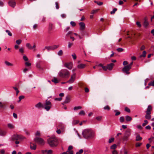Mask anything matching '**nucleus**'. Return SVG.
<instances>
[{"instance_id": "obj_39", "label": "nucleus", "mask_w": 154, "mask_h": 154, "mask_svg": "<svg viewBox=\"0 0 154 154\" xmlns=\"http://www.w3.org/2000/svg\"><path fill=\"white\" fill-rule=\"evenodd\" d=\"M26 46L29 49H31L32 48V46L29 43H27L26 44Z\"/></svg>"}, {"instance_id": "obj_61", "label": "nucleus", "mask_w": 154, "mask_h": 154, "mask_svg": "<svg viewBox=\"0 0 154 154\" xmlns=\"http://www.w3.org/2000/svg\"><path fill=\"white\" fill-rule=\"evenodd\" d=\"M25 64L26 66H30L31 65V63L28 62H26L25 63Z\"/></svg>"}, {"instance_id": "obj_25", "label": "nucleus", "mask_w": 154, "mask_h": 154, "mask_svg": "<svg viewBox=\"0 0 154 154\" xmlns=\"http://www.w3.org/2000/svg\"><path fill=\"white\" fill-rule=\"evenodd\" d=\"M142 139V138L139 135H137L136 137V140L138 141Z\"/></svg>"}, {"instance_id": "obj_34", "label": "nucleus", "mask_w": 154, "mask_h": 154, "mask_svg": "<svg viewBox=\"0 0 154 154\" xmlns=\"http://www.w3.org/2000/svg\"><path fill=\"white\" fill-rule=\"evenodd\" d=\"M136 24L138 27L139 28H140L142 26V25L141 24V23L139 21H137L136 22Z\"/></svg>"}, {"instance_id": "obj_33", "label": "nucleus", "mask_w": 154, "mask_h": 154, "mask_svg": "<svg viewBox=\"0 0 154 154\" xmlns=\"http://www.w3.org/2000/svg\"><path fill=\"white\" fill-rule=\"evenodd\" d=\"M146 52L144 51H143V54L142 55L140 56V57H145L146 56Z\"/></svg>"}, {"instance_id": "obj_5", "label": "nucleus", "mask_w": 154, "mask_h": 154, "mask_svg": "<svg viewBox=\"0 0 154 154\" xmlns=\"http://www.w3.org/2000/svg\"><path fill=\"white\" fill-rule=\"evenodd\" d=\"M34 140L35 142L40 145H43L45 143L44 140L40 137H35L34 138Z\"/></svg>"}, {"instance_id": "obj_11", "label": "nucleus", "mask_w": 154, "mask_h": 154, "mask_svg": "<svg viewBox=\"0 0 154 154\" xmlns=\"http://www.w3.org/2000/svg\"><path fill=\"white\" fill-rule=\"evenodd\" d=\"M19 137V135L17 134H14L12 136L11 139L12 140H18V137Z\"/></svg>"}, {"instance_id": "obj_3", "label": "nucleus", "mask_w": 154, "mask_h": 154, "mask_svg": "<svg viewBox=\"0 0 154 154\" xmlns=\"http://www.w3.org/2000/svg\"><path fill=\"white\" fill-rule=\"evenodd\" d=\"M48 144L52 147H55L58 144L57 139L55 137H51L48 140Z\"/></svg>"}, {"instance_id": "obj_52", "label": "nucleus", "mask_w": 154, "mask_h": 154, "mask_svg": "<svg viewBox=\"0 0 154 154\" xmlns=\"http://www.w3.org/2000/svg\"><path fill=\"white\" fill-rule=\"evenodd\" d=\"M53 152V151L51 150H47V154H52Z\"/></svg>"}, {"instance_id": "obj_49", "label": "nucleus", "mask_w": 154, "mask_h": 154, "mask_svg": "<svg viewBox=\"0 0 154 154\" xmlns=\"http://www.w3.org/2000/svg\"><path fill=\"white\" fill-rule=\"evenodd\" d=\"M6 32L8 33V35L10 36H11L12 35V33L10 32L8 30H6Z\"/></svg>"}, {"instance_id": "obj_64", "label": "nucleus", "mask_w": 154, "mask_h": 154, "mask_svg": "<svg viewBox=\"0 0 154 154\" xmlns=\"http://www.w3.org/2000/svg\"><path fill=\"white\" fill-rule=\"evenodd\" d=\"M5 149H2L1 150L0 152L2 154H5Z\"/></svg>"}, {"instance_id": "obj_54", "label": "nucleus", "mask_w": 154, "mask_h": 154, "mask_svg": "<svg viewBox=\"0 0 154 154\" xmlns=\"http://www.w3.org/2000/svg\"><path fill=\"white\" fill-rule=\"evenodd\" d=\"M73 43H72L69 42L68 44V48H70L73 45Z\"/></svg>"}, {"instance_id": "obj_20", "label": "nucleus", "mask_w": 154, "mask_h": 154, "mask_svg": "<svg viewBox=\"0 0 154 154\" xmlns=\"http://www.w3.org/2000/svg\"><path fill=\"white\" fill-rule=\"evenodd\" d=\"M30 148L32 149L35 150L36 148V145L32 143L30 145Z\"/></svg>"}, {"instance_id": "obj_18", "label": "nucleus", "mask_w": 154, "mask_h": 154, "mask_svg": "<svg viewBox=\"0 0 154 154\" xmlns=\"http://www.w3.org/2000/svg\"><path fill=\"white\" fill-rule=\"evenodd\" d=\"M114 66V64L112 63H111L109 64L107 66V69L109 70H111L113 66Z\"/></svg>"}, {"instance_id": "obj_57", "label": "nucleus", "mask_w": 154, "mask_h": 154, "mask_svg": "<svg viewBox=\"0 0 154 154\" xmlns=\"http://www.w3.org/2000/svg\"><path fill=\"white\" fill-rule=\"evenodd\" d=\"M72 56L73 59L74 60H75L76 59L77 57H76V54H75V53L73 54L72 55Z\"/></svg>"}, {"instance_id": "obj_45", "label": "nucleus", "mask_w": 154, "mask_h": 154, "mask_svg": "<svg viewBox=\"0 0 154 154\" xmlns=\"http://www.w3.org/2000/svg\"><path fill=\"white\" fill-rule=\"evenodd\" d=\"M114 112H116V113L115 115V116H118L120 114V112L118 111L117 110H115L114 111Z\"/></svg>"}, {"instance_id": "obj_28", "label": "nucleus", "mask_w": 154, "mask_h": 154, "mask_svg": "<svg viewBox=\"0 0 154 154\" xmlns=\"http://www.w3.org/2000/svg\"><path fill=\"white\" fill-rule=\"evenodd\" d=\"M98 66H101L103 69L104 70H106L107 69V66H104L101 64H99Z\"/></svg>"}, {"instance_id": "obj_37", "label": "nucleus", "mask_w": 154, "mask_h": 154, "mask_svg": "<svg viewBox=\"0 0 154 154\" xmlns=\"http://www.w3.org/2000/svg\"><path fill=\"white\" fill-rule=\"evenodd\" d=\"M79 121L78 120H74L72 122V125H73L77 124L79 122Z\"/></svg>"}, {"instance_id": "obj_4", "label": "nucleus", "mask_w": 154, "mask_h": 154, "mask_svg": "<svg viewBox=\"0 0 154 154\" xmlns=\"http://www.w3.org/2000/svg\"><path fill=\"white\" fill-rule=\"evenodd\" d=\"M43 108H44L46 111H49L51 109L52 106L51 102L48 100L45 101V103L43 105Z\"/></svg>"}, {"instance_id": "obj_56", "label": "nucleus", "mask_w": 154, "mask_h": 154, "mask_svg": "<svg viewBox=\"0 0 154 154\" xmlns=\"http://www.w3.org/2000/svg\"><path fill=\"white\" fill-rule=\"evenodd\" d=\"M19 136H20V137H18V140H19V139L22 140V139H25V137L23 136L19 135Z\"/></svg>"}, {"instance_id": "obj_16", "label": "nucleus", "mask_w": 154, "mask_h": 154, "mask_svg": "<svg viewBox=\"0 0 154 154\" xmlns=\"http://www.w3.org/2000/svg\"><path fill=\"white\" fill-rule=\"evenodd\" d=\"M143 25L146 28H147L148 26L149 25V23L146 18L145 19V20L143 23Z\"/></svg>"}, {"instance_id": "obj_44", "label": "nucleus", "mask_w": 154, "mask_h": 154, "mask_svg": "<svg viewBox=\"0 0 154 154\" xmlns=\"http://www.w3.org/2000/svg\"><path fill=\"white\" fill-rule=\"evenodd\" d=\"M24 98V96H20L19 97V100L18 101V102H20L21 100L23 99Z\"/></svg>"}, {"instance_id": "obj_8", "label": "nucleus", "mask_w": 154, "mask_h": 154, "mask_svg": "<svg viewBox=\"0 0 154 154\" xmlns=\"http://www.w3.org/2000/svg\"><path fill=\"white\" fill-rule=\"evenodd\" d=\"M75 73H74L71 76V78L70 79L67 81V82L69 84H72L73 83L75 79Z\"/></svg>"}, {"instance_id": "obj_9", "label": "nucleus", "mask_w": 154, "mask_h": 154, "mask_svg": "<svg viewBox=\"0 0 154 154\" xmlns=\"http://www.w3.org/2000/svg\"><path fill=\"white\" fill-rule=\"evenodd\" d=\"M64 66L65 67L68 69H71L72 67L73 64L72 62L69 63H65L64 64Z\"/></svg>"}, {"instance_id": "obj_55", "label": "nucleus", "mask_w": 154, "mask_h": 154, "mask_svg": "<svg viewBox=\"0 0 154 154\" xmlns=\"http://www.w3.org/2000/svg\"><path fill=\"white\" fill-rule=\"evenodd\" d=\"M98 9H96V10H93L91 12V14H94L96 13L98 11Z\"/></svg>"}, {"instance_id": "obj_50", "label": "nucleus", "mask_w": 154, "mask_h": 154, "mask_svg": "<svg viewBox=\"0 0 154 154\" xmlns=\"http://www.w3.org/2000/svg\"><path fill=\"white\" fill-rule=\"evenodd\" d=\"M119 120L121 122H124V118L123 117H121L119 118Z\"/></svg>"}, {"instance_id": "obj_48", "label": "nucleus", "mask_w": 154, "mask_h": 154, "mask_svg": "<svg viewBox=\"0 0 154 154\" xmlns=\"http://www.w3.org/2000/svg\"><path fill=\"white\" fill-rule=\"evenodd\" d=\"M149 85L152 86L154 87V81L151 82L149 83Z\"/></svg>"}, {"instance_id": "obj_43", "label": "nucleus", "mask_w": 154, "mask_h": 154, "mask_svg": "<svg viewBox=\"0 0 154 154\" xmlns=\"http://www.w3.org/2000/svg\"><path fill=\"white\" fill-rule=\"evenodd\" d=\"M114 138L113 137H111L109 140V143H110L114 141Z\"/></svg>"}, {"instance_id": "obj_32", "label": "nucleus", "mask_w": 154, "mask_h": 154, "mask_svg": "<svg viewBox=\"0 0 154 154\" xmlns=\"http://www.w3.org/2000/svg\"><path fill=\"white\" fill-rule=\"evenodd\" d=\"M82 108V107L81 106H75L74 107L73 109L74 110H76L78 109H81Z\"/></svg>"}, {"instance_id": "obj_7", "label": "nucleus", "mask_w": 154, "mask_h": 154, "mask_svg": "<svg viewBox=\"0 0 154 154\" xmlns=\"http://www.w3.org/2000/svg\"><path fill=\"white\" fill-rule=\"evenodd\" d=\"M131 68V67H130L129 66L127 65L125 66L124 67V68L122 69V71L123 72L125 73L126 74L128 75L130 74V72H129V71Z\"/></svg>"}, {"instance_id": "obj_21", "label": "nucleus", "mask_w": 154, "mask_h": 154, "mask_svg": "<svg viewBox=\"0 0 154 154\" xmlns=\"http://www.w3.org/2000/svg\"><path fill=\"white\" fill-rule=\"evenodd\" d=\"M59 127L62 130H64L65 128V126L63 123H60L59 125Z\"/></svg>"}, {"instance_id": "obj_29", "label": "nucleus", "mask_w": 154, "mask_h": 154, "mask_svg": "<svg viewBox=\"0 0 154 154\" xmlns=\"http://www.w3.org/2000/svg\"><path fill=\"white\" fill-rule=\"evenodd\" d=\"M5 63L7 66H13V64L8 62V61H6L5 62Z\"/></svg>"}, {"instance_id": "obj_12", "label": "nucleus", "mask_w": 154, "mask_h": 154, "mask_svg": "<svg viewBox=\"0 0 154 154\" xmlns=\"http://www.w3.org/2000/svg\"><path fill=\"white\" fill-rule=\"evenodd\" d=\"M8 128L10 129H12L14 128V125L12 124L11 123H8L7 124Z\"/></svg>"}, {"instance_id": "obj_10", "label": "nucleus", "mask_w": 154, "mask_h": 154, "mask_svg": "<svg viewBox=\"0 0 154 154\" xmlns=\"http://www.w3.org/2000/svg\"><path fill=\"white\" fill-rule=\"evenodd\" d=\"M16 3L15 0H9L8 2L9 5L13 8H14L15 6Z\"/></svg>"}, {"instance_id": "obj_13", "label": "nucleus", "mask_w": 154, "mask_h": 154, "mask_svg": "<svg viewBox=\"0 0 154 154\" xmlns=\"http://www.w3.org/2000/svg\"><path fill=\"white\" fill-rule=\"evenodd\" d=\"M6 134L7 132L6 131L0 128V136H4L6 135Z\"/></svg>"}, {"instance_id": "obj_42", "label": "nucleus", "mask_w": 154, "mask_h": 154, "mask_svg": "<svg viewBox=\"0 0 154 154\" xmlns=\"http://www.w3.org/2000/svg\"><path fill=\"white\" fill-rule=\"evenodd\" d=\"M19 51L21 53H24V49L23 47L20 48L19 49Z\"/></svg>"}, {"instance_id": "obj_36", "label": "nucleus", "mask_w": 154, "mask_h": 154, "mask_svg": "<svg viewBox=\"0 0 154 154\" xmlns=\"http://www.w3.org/2000/svg\"><path fill=\"white\" fill-rule=\"evenodd\" d=\"M63 54V52L62 50H60L57 53L58 55L60 56L62 55Z\"/></svg>"}, {"instance_id": "obj_40", "label": "nucleus", "mask_w": 154, "mask_h": 154, "mask_svg": "<svg viewBox=\"0 0 154 154\" xmlns=\"http://www.w3.org/2000/svg\"><path fill=\"white\" fill-rule=\"evenodd\" d=\"M73 148V147L72 146H69L68 149V150L66 151V152H67V153H68L69 152V151H70Z\"/></svg>"}, {"instance_id": "obj_53", "label": "nucleus", "mask_w": 154, "mask_h": 154, "mask_svg": "<svg viewBox=\"0 0 154 154\" xmlns=\"http://www.w3.org/2000/svg\"><path fill=\"white\" fill-rule=\"evenodd\" d=\"M70 24L72 26H75L76 24L74 22L72 21L70 22Z\"/></svg>"}, {"instance_id": "obj_62", "label": "nucleus", "mask_w": 154, "mask_h": 154, "mask_svg": "<svg viewBox=\"0 0 154 154\" xmlns=\"http://www.w3.org/2000/svg\"><path fill=\"white\" fill-rule=\"evenodd\" d=\"M142 144V143H137L136 144V147H138L140 146Z\"/></svg>"}, {"instance_id": "obj_1", "label": "nucleus", "mask_w": 154, "mask_h": 154, "mask_svg": "<svg viewBox=\"0 0 154 154\" xmlns=\"http://www.w3.org/2000/svg\"><path fill=\"white\" fill-rule=\"evenodd\" d=\"M82 135L85 139H92L95 136V132L91 128H87L84 129L82 132Z\"/></svg>"}, {"instance_id": "obj_22", "label": "nucleus", "mask_w": 154, "mask_h": 154, "mask_svg": "<svg viewBox=\"0 0 154 154\" xmlns=\"http://www.w3.org/2000/svg\"><path fill=\"white\" fill-rule=\"evenodd\" d=\"M125 120L127 122H130L131 121L132 119V118L129 116H127L125 117Z\"/></svg>"}, {"instance_id": "obj_63", "label": "nucleus", "mask_w": 154, "mask_h": 154, "mask_svg": "<svg viewBox=\"0 0 154 154\" xmlns=\"http://www.w3.org/2000/svg\"><path fill=\"white\" fill-rule=\"evenodd\" d=\"M125 110L126 112H130V109L127 107L125 108Z\"/></svg>"}, {"instance_id": "obj_41", "label": "nucleus", "mask_w": 154, "mask_h": 154, "mask_svg": "<svg viewBox=\"0 0 154 154\" xmlns=\"http://www.w3.org/2000/svg\"><path fill=\"white\" fill-rule=\"evenodd\" d=\"M116 144H114L111 146L110 148L112 149H115L116 148Z\"/></svg>"}, {"instance_id": "obj_17", "label": "nucleus", "mask_w": 154, "mask_h": 154, "mask_svg": "<svg viewBox=\"0 0 154 154\" xmlns=\"http://www.w3.org/2000/svg\"><path fill=\"white\" fill-rule=\"evenodd\" d=\"M152 109V107L151 106L149 105L147 108V110L146 111V114H151V110Z\"/></svg>"}, {"instance_id": "obj_27", "label": "nucleus", "mask_w": 154, "mask_h": 154, "mask_svg": "<svg viewBox=\"0 0 154 154\" xmlns=\"http://www.w3.org/2000/svg\"><path fill=\"white\" fill-rule=\"evenodd\" d=\"M51 81L55 83H57L59 82V81L57 80V79L55 77H54L53 79L51 80Z\"/></svg>"}, {"instance_id": "obj_23", "label": "nucleus", "mask_w": 154, "mask_h": 154, "mask_svg": "<svg viewBox=\"0 0 154 154\" xmlns=\"http://www.w3.org/2000/svg\"><path fill=\"white\" fill-rule=\"evenodd\" d=\"M41 60H39L38 62H37L36 63V67L40 69L41 67L40 66V64L41 63Z\"/></svg>"}, {"instance_id": "obj_60", "label": "nucleus", "mask_w": 154, "mask_h": 154, "mask_svg": "<svg viewBox=\"0 0 154 154\" xmlns=\"http://www.w3.org/2000/svg\"><path fill=\"white\" fill-rule=\"evenodd\" d=\"M144 123L142 124V126H144L146 125L148 123V122L146 120H145L144 121Z\"/></svg>"}, {"instance_id": "obj_31", "label": "nucleus", "mask_w": 154, "mask_h": 154, "mask_svg": "<svg viewBox=\"0 0 154 154\" xmlns=\"http://www.w3.org/2000/svg\"><path fill=\"white\" fill-rule=\"evenodd\" d=\"M51 46L52 47V50H53L59 47V45H54Z\"/></svg>"}, {"instance_id": "obj_58", "label": "nucleus", "mask_w": 154, "mask_h": 154, "mask_svg": "<svg viewBox=\"0 0 154 154\" xmlns=\"http://www.w3.org/2000/svg\"><path fill=\"white\" fill-rule=\"evenodd\" d=\"M117 10V9L116 8H114L112 11H111L110 12V13L111 14H114L115 12Z\"/></svg>"}, {"instance_id": "obj_38", "label": "nucleus", "mask_w": 154, "mask_h": 154, "mask_svg": "<svg viewBox=\"0 0 154 154\" xmlns=\"http://www.w3.org/2000/svg\"><path fill=\"white\" fill-rule=\"evenodd\" d=\"M85 112L83 110H81L79 113V115H85Z\"/></svg>"}, {"instance_id": "obj_24", "label": "nucleus", "mask_w": 154, "mask_h": 154, "mask_svg": "<svg viewBox=\"0 0 154 154\" xmlns=\"http://www.w3.org/2000/svg\"><path fill=\"white\" fill-rule=\"evenodd\" d=\"M70 98L68 96H67L66 97V99L64 102L65 103H67L70 102Z\"/></svg>"}, {"instance_id": "obj_59", "label": "nucleus", "mask_w": 154, "mask_h": 154, "mask_svg": "<svg viewBox=\"0 0 154 154\" xmlns=\"http://www.w3.org/2000/svg\"><path fill=\"white\" fill-rule=\"evenodd\" d=\"M103 109L104 110H109L110 109L109 107L108 106H105Z\"/></svg>"}, {"instance_id": "obj_15", "label": "nucleus", "mask_w": 154, "mask_h": 154, "mask_svg": "<svg viewBox=\"0 0 154 154\" xmlns=\"http://www.w3.org/2000/svg\"><path fill=\"white\" fill-rule=\"evenodd\" d=\"M35 107L38 108H43V106L42 104L40 102L38 103L37 104H36L35 106Z\"/></svg>"}, {"instance_id": "obj_35", "label": "nucleus", "mask_w": 154, "mask_h": 154, "mask_svg": "<svg viewBox=\"0 0 154 154\" xmlns=\"http://www.w3.org/2000/svg\"><path fill=\"white\" fill-rule=\"evenodd\" d=\"M145 118L146 119H149L151 118V116L150 114H147L145 116Z\"/></svg>"}, {"instance_id": "obj_2", "label": "nucleus", "mask_w": 154, "mask_h": 154, "mask_svg": "<svg viewBox=\"0 0 154 154\" xmlns=\"http://www.w3.org/2000/svg\"><path fill=\"white\" fill-rule=\"evenodd\" d=\"M59 77L64 79H67L70 76V72L66 69H63L59 71L58 74Z\"/></svg>"}, {"instance_id": "obj_26", "label": "nucleus", "mask_w": 154, "mask_h": 154, "mask_svg": "<svg viewBox=\"0 0 154 154\" xmlns=\"http://www.w3.org/2000/svg\"><path fill=\"white\" fill-rule=\"evenodd\" d=\"M45 49H46L48 51L50 50H52L51 46H45L44 49H43V50H44Z\"/></svg>"}, {"instance_id": "obj_6", "label": "nucleus", "mask_w": 154, "mask_h": 154, "mask_svg": "<svg viewBox=\"0 0 154 154\" xmlns=\"http://www.w3.org/2000/svg\"><path fill=\"white\" fill-rule=\"evenodd\" d=\"M131 131L130 130H127L125 132L123 140L124 141H127L128 140V138L131 135Z\"/></svg>"}, {"instance_id": "obj_47", "label": "nucleus", "mask_w": 154, "mask_h": 154, "mask_svg": "<svg viewBox=\"0 0 154 154\" xmlns=\"http://www.w3.org/2000/svg\"><path fill=\"white\" fill-rule=\"evenodd\" d=\"M23 58L24 60L25 61H27L28 60V58L25 55H23Z\"/></svg>"}, {"instance_id": "obj_30", "label": "nucleus", "mask_w": 154, "mask_h": 154, "mask_svg": "<svg viewBox=\"0 0 154 154\" xmlns=\"http://www.w3.org/2000/svg\"><path fill=\"white\" fill-rule=\"evenodd\" d=\"M53 29V25L51 23L49 24L48 30L49 31L52 30Z\"/></svg>"}, {"instance_id": "obj_19", "label": "nucleus", "mask_w": 154, "mask_h": 154, "mask_svg": "<svg viewBox=\"0 0 154 154\" xmlns=\"http://www.w3.org/2000/svg\"><path fill=\"white\" fill-rule=\"evenodd\" d=\"M86 66V65L85 64H80L78 65L77 67L79 69H83L85 68Z\"/></svg>"}, {"instance_id": "obj_14", "label": "nucleus", "mask_w": 154, "mask_h": 154, "mask_svg": "<svg viewBox=\"0 0 154 154\" xmlns=\"http://www.w3.org/2000/svg\"><path fill=\"white\" fill-rule=\"evenodd\" d=\"M79 24L81 29L83 30L85 29V24L83 22H80L79 23Z\"/></svg>"}, {"instance_id": "obj_51", "label": "nucleus", "mask_w": 154, "mask_h": 154, "mask_svg": "<svg viewBox=\"0 0 154 154\" xmlns=\"http://www.w3.org/2000/svg\"><path fill=\"white\" fill-rule=\"evenodd\" d=\"M83 152V150L82 149H81L79 150V152H77L76 153V154H81V153H82Z\"/></svg>"}, {"instance_id": "obj_46", "label": "nucleus", "mask_w": 154, "mask_h": 154, "mask_svg": "<svg viewBox=\"0 0 154 154\" xmlns=\"http://www.w3.org/2000/svg\"><path fill=\"white\" fill-rule=\"evenodd\" d=\"M22 42V41L20 39L17 40L16 41V43L17 45H20Z\"/></svg>"}]
</instances>
